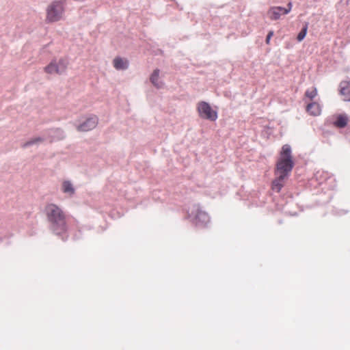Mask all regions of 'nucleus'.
Here are the masks:
<instances>
[{"instance_id":"nucleus-14","label":"nucleus","mask_w":350,"mask_h":350,"mask_svg":"<svg viewBox=\"0 0 350 350\" xmlns=\"http://www.w3.org/2000/svg\"><path fill=\"white\" fill-rule=\"evenodd\" d=\"M44 140V139L42 137H34V138L27 141V142L24 143L23 144L22 147L23 148H27L33 145H38V144H41L42 142H43Z\"/></svg>"},{"instance_id":"nucleus-4","label":"nucleus","mask_w":350,"mask_h":350,"mask_svg":"<svg viewBox=\"0 0 350 350\" xmlns=\"http://www.w3.org/2000/svg\"><path fill=\"white\" fill-rule=\"evenodd\" d=\"M197 109L200 118L211 121H215L217 118V113L212 109L211 105L204 101L198 103Z\"/></svg>"},{"instance_id":"nucleus-1","label":"nucleus","mask_w":350,"mask_h":350,"mask_svg":"<svg viewBox=\"0 0 350 350\" xmlns=\"http://www.w3.org/2000/svg\"><path fill=\"white\" fill-rule=\"evenodd\" d=\"M293 167L291 148L289 145L286 144L282 147L280 157L277 163L275 174L280 176V179H285L288 177Z\"/></svg>"},{"instance_id":"nucleus-5","label":"nucleus","mask_w":350,"mask_h":350,"mask_svg":"<svg viewBox=\"0 0 350 350\" xmlns=\"http://www.w3.org/2000/svg\"><path fill=\"white\" fill-rule=\"evenodd\" d=\"M68 62L66 59H60L59 61H53L49 65L45 67L46 72L49 74H62L67 68Z\"/></svg>"},{"instance_id":"nucleus-9","label":"nucleus","mask_w":350,"mask_h":350,"mask_svg":"<svg viewBox=\"0 0 350 350\" xmlns=\"http://www.w3.org/2000/svg\"><path fill=\"white\" fill-rule=\"evenodd\" d=\"M113 65L116 70H124L128 68L129 63L126 58L117 57L113 60Z\"/></svg>"},{"instance_id":"nucleus-2","label":"nucleus","mask_w":350,"mask_h":350,"mask_svg":"<svg viewBox=\"0 0 350 350\" xmlns=\"http://www.w3.org/2000/svg\"><path fill=\"white\" fill-rule=\"evenodd\" d=\"M45 211L47 219L53 225V229L55 230H64L65 218L61 208L56 204H50L46 206Z\"/></svg>"},{"instance_id":"nucleus-3","label":"nucleus","mask_w":350,"mask_h":350,"mask_svg":"<svg viewBox=\"0 0 350 350\" xmlns=\"http://www.w3.org/2000/svg\"><path fill=\"white\" fill-rule=\"evenodd\" d=\"M64 12L63 5L61 2L52 3L46 10V19L49 22H55L62 18Z\"/></svg>"},{"instance_id":"nucleus-15","label":"nucleus","mask_w":350,"mask_h":350,"mask_svg":"<svg viewBox=\"0 0 350 350\" xmlns=\"http://www.w3.org/2000/svg\"><path fill=\"white\" fill-rule=\"evenodd\" d=\"M284 179H280V176L273 182L272 188L273 190L279 192L284 185Z\"/></svg>"},{"instance_id":"nucleus-8","label":"nucleus","mask_w":350,"mask_h":350,"mask_svg":"<svg viewBox=\"0 0 350 350\" xmlns=\"http://www.w3.org/2000/svg\"><path fill=\"white\" fill-rule=\"evenodd\" d=\"M160 70L157 68L154 70L150 77L151 83L157 89L163 88L165 85L160 77Z\"/></svg>"},{"instance_id":"nucleus-17","label":"nucleus","mask_w":350,"mask_h":350,"mask_svg":"<svg viewBox=\"0 0 350 350\" xmlns=\"http://www.w3.org/2000/svg\"><path fill=\"white\" fill-rule=\"evenodd\" d=\"M347 124V118L345 116H339L335 122V124L338 127H344Z\"/></svg>"},{"instance_id":"nucleus-6","label":"nucleus","mask_w":350,"mask_h":350,"mask_svg":"<svg viewBox=\"0 0 350 350\" xmlns=\"http://www.w3.org/2000/svg\"><path fill=\"white\" fill-rule=\"evenodd\" d=\"M98 123V117L95 115H91L85 118L84 120L77 126V130L79 132H87L96 128Z\"/></svg>"},{"instance_id":"nucleus-13","label":"nucleus","mask_w":350,"mask_h":350,"mask_svg":"<svg viewBox=\"0 0 350 350\" xmlns=\"http://www.w3.org/2000/svg\"><path fill=\"white\" fill-rule=\"evenodd\" d=\"M195 219L197 221L206 224L209 221V217L208 215L199 209L197 210V213L195 215Z\"/></svg>"},{"instance_id":"nucleus-10","label":"nucleus","mask_w":350,"mask_h":350,"mask_svg":"<svg viewBox=\"0 0 350 350\" xmlns=\"http://www.w3.org/2000/svg\"><path fill=\"white\" fill-rule=\"evenodd\" d=\"M62 191L65 194L71 196L75 193V188L71 181L65 180L62 183Z\"/></svg>"},{"instance_id":"nucleus-20","label":"nucleus","mask_w":350,"mask_h":350,"mask_svg":"<svg viewBox=\"0 0 350 350\" xmlns=\"http://www.w3.org/2000/svg\"><path fill=\"white\" fill-rule=\"evenodd\" d=\"M273 31H271L269 32V33H268V35L267 36V38H266L267 44L269 43L271 38L273 36Z\"/></svg>"},{"instance_id":"nucleus-7","label":"nucleus","mask_w":350,"mask_h":350,"mask_svg":"<svg viewBox=\"0 0 350 350\" xmlns=\"http://www.w3.org/2000/svg\"><path fill=\"white\" fill-rule=\"evenodd\" d=\"M288 10H284V8L280 6L271 7L267 12V15L271 20H278L282 14H287Z\"/></svg>"},{"instance_id":"nucleus-19","label":"nucleus","mask_w":350,"mask_h":350,"mask_svg":"<svg viewBox=\"0 0 350 350\" xmlns=\"http://www.w3.org/2000/svg\"><path fill=\"white\" fill-rule=\"evenodd\" d=\"M54 132L57 133V138H58V139H61L64 137V134L63 131H61L60 129H56L54 131Z\"/></svg>"},{"instance_id":"nucleus-21","label":"nucleus","mask_w":350,"mask_h":350,"mask_svg":"<svg viewBox=\"0 0 350 350\" xmlns=\"http://www.w3.org/2000/svg\"><path fill=\"white\" fill-rule=\"evenodd\" d=\"M291 8H292V3L291 2H289L288 3V8H284V10H288V13L290 12V11L291 10Z\"/></svg>"},{"instance_id":"nucleus-18","label":"nucleus","mask_w":350,"mask_h":350,"mask_svg":"<svg viewBox=\"0 0 350 350\" xmlns=\"http://www.w3.org/2000/svg\"><path fill=\"white\" fill-rule=\"evenodd\" d=\"M317 95V90L312 88L311 90H308L306 92V96L310 99H312Z\"/></svg>"},{"instance_id":"nucleus-11","label":"nucleus","mask_w":350,"mask_h":350,"mask_svg":"<svg viewBox=\"0 0 350 350\" xmlns=\"http://www.w3.org/2000/svg\"><path fill=\"white\" fill-rule=\"evenodd\" d=\"M340 93L344 96L343 99L345 100L350 101V83H341Z\"/></svg>"},{"instance_id":"nucleus-16","label":"nucleus","mask_w":350,"mask_h":350,"mask_svg":"<svg viewBox=\"0 0 350 350\" xmlns=\"http://www.w3.org/2000/svg\"><path fill=\"white\" fill-rule=\"evenodd\" d=\"M308 27V23H305L304 26L303 27L302 29L297 35V40L298 42H301L305 38V37L307 34Z\"/></svg>"},{"instance_id":"nucleus-12","label":"nucleus","mask_w":350,"mask_h":350,"mask_svg":"<svg viewBox=\"0 0 350 350\" xmlns=\"http://www.w3.org/2000/svg\"><path fill=\"white\" fill-rule=\"evenodd\" d=\"M306 110L310 115L314 116L320 115L321 111V109L319 104L317 103L308 104L306 107Z\"/></svg>"}]
</instances>
